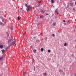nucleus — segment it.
Segmentation results:
<instances>
[{
    "instance_id": "f257e3e1",
    "label": "nucleus",
    "mask_w": 76,
    "mask_h": 76,
    "mask_svg": "<svg viewBox=\"0 0 76 76\" xmlns=\"http://www.w3.org/2000/svg\"><path fill=\"white\" fill-rule=\"evenodd\" d=\"M25 6L27 7V8L26 9V10L27 12H30L31 10H32V8L33 7L31 5H28V4H25Z\"/></svg>"
},
{
    "instance_id": "f03ea898",
    "label": "nucleus",
    "mask_w": 76,
    "mask_h": 76,
    "mask_svg": "<svg viewBox=\"0 0 76 76\" xmlns=\"http://www.w3.org/2000/svg\"><path fill=\"white\" fill-rule=\"evenodd\" d=\"M13 41V37L12 36L11 38L9 39H8V45H9L10 44V42H11V41Z\"/></svg>"
},
{
    "instance_id": "7ed1b4c3",
    "label": "nucleus",
    "mask_w": 76,
    "mask_h": 76,
    "mask_svg": "<svg viewBox=\"0 0 76 76\" xmlns=\"http://www.w3.org/2000/svg\"><path fill=\"white\" fill-rule=\"evenodd\" d=\"M16 42L15 40L11 44H10L9 45V47H10V46H12V45H16V44H15Z\"/></svg>"
},
{
    "instance_id": "20e7f679",
    "label": "nucleus",
    "mask_w": 76,
    "mask_h": 76,
    "mask_svg": "<svg viewBox=\"0 0 76 76\" xmlns=\"http://www.w3.org/2000/svg\"><path fill=\"white\" fill-rule=\"evenodd\" d=\"M55 13H57V15H58V9H57L55 11Z\"/></svg>"
},
{
    "instance_id": "39448f33",
    "label": "nucleus",
    "mask_w": 76,
    "mask_h": 76,
    "mask_svg": "<svg viewBox=\"0 0 76 76\" xmlns=\"http://www.w3.org/2000/svg\"><path fill=\"white\" fill-rule=\"evenodd\" d=\"M0 25H2V26H4V24L1 22H0Z\"/></svg>"
},
{
    "instance_id": "423d86ee",
    "label": "nucleus",
    "mask_w": 76,
    "mask_h": 76,
    "mask_svg": "<svg viewBox=\"0 0 76 76\" xmlns=\"http://www.w3.org/2000/svg\"><path fill=\"white\" fill-rule=\"evenodd\" d=\"M44 76H47V73L46 72H45L43 74Z\"/></svg>"
},
{
    "instance_id": "0eeeda50",
    "label": "nucleus",
    "mask_w": 76,
    "mask_h": 76,
    "mask_svg": "<svg viewBox=\"0 0 76 76\" xmlns=\"http://www.w3.org/2000/svg\"><path fill=\"white\" fill-rule=\"evenodd\" d=\"M2 20L3 22H4L5 21V19L4 18H2Z\"/></svg>"
},
{
    "instance_id": "6e6552de",
    "label": "nucleus",
    "mask_w": 76,
    "mask_h": 76,
    "mask_svg": "<svg viewBox=\"0 0 76 76\" xmlns=\"http://www.w3.org/2000/svg\"><path fill=\"white\" fill-rule=\"evenodd\" d=\"M0 48H3V45H1L0 46Z\"/></svg>"
},
{
    "instance_id": "1a4fd4ad",
    "label": "nucleus",
    "mask_w": 76,
    "mask_h": 76,
    "mask_svg": "<svg viewBox=\"0 0 76 76\" xmlns=\"http://www.w3.org/2000/svg\"><path fill=\"white\" fill-rule=\"evenodd\" d=\"M53 26H56V23H53Z\"/></svg>"
},
{
    "instance_id": "9d476101",
    "label": "nucleus",
    "mask_w": 76,
    "mask_h": 76,
    "mask_svg": "<svg viewBox=\"0 0 76 76\" xmlns=\"http://www.w3.org/2000/svg\"><path fill=\"white\" fill-rule=\"evenodd\" d=\"M36 41V42H40V40H39L37 39Z\"/></svg>"
},
{
    "instance_id": "9b49d317",
    "label": "nucleus",
    "mask_w": 76,
    "mask_h": 76,
    "mask_svg": "<svg viewBox=\"0 0 76 76\" xmlns=\"http://www.w3.org/2000/svg\"><path fill=\"white\" fill-rule=\"evenodd\" d=\"M52 3H54V0H51Z\"/></svg>"
},
{
    "instance_id": "f8f14e48",
    "label": "nucleus",
    "mask_w": 76,
    "mask_h": 76,
    "mask_svg": "<svg viewBox=\"0 0 76 76\" xmlns=\"http://www.w3.org/2000/svg\"><path fill=\"white\" fill-rule=\"evenodd\" d=\"M44 18V16L42 15H41L40 16V18Z\"/></svg>"
},
{
    "instance_id": "ddd939ff",
    "label": "nucleus",
    "mask_w": 76,
    "mask_h": 76,
    "mask_svg": "<svg viewBox=\"0 0 76 76\" xmlns=\"http://www.w3.org/2000/svg\"><path fill=\"white\" fill-rule=\"evenodd\" d=\"M40 50L42 52L43 51H44V49H43V48H41Z\"/></svg>"
},
{
    "instance_id": "4468645a",
    "label": "nucleus",
    "mask_w": 76,
    "mask_h": 76,
    "mask_svg": "<svg viewBox=\"0 0 76 76\" xmlns=\"http://www.w3.org/2000/svg\"><path fill=\"white\" fill-rule=\"evenodd\" d=\"M3 59V57H0V60H2V59Z\"/></svg>"
},
{
    "instance_id": "2eb2a0df",
    "label": "nucleus",
    "mask_w": 76,
    "mask_h": 76,
    "mask_svg": "<svg viewBox=\"0 0 76 76\" xmlns=\"http://www.w3.org/2000/svg\"><path fill=\"white\" fill-rule=\"evenodd\" d=\"M73 4L74 3H70V4H71V6H73Z\"/></svg>"
},
{
    "instance_id": "dca6fc26",
    "label": "nucleus",
    "mask_w": 76,
    "mask_h": 76,
    "mask_svg": "<svg viewBox=\"0 0 76 76\" xmlns=\"http://www.w3.org/2000/svg\"><path fill=\"white\" fill-rule=\"evenodd\" d=\"M4 52H5V50H2V53L3 54V53H4Z\"/></svg>"
},
{
    "instance_id": "f3484780",
    "label": "nucleus",
    "mask_w": 76,
    "mask_h": 76,
    "mask_svg": "<svg viewBox=\"0 0 76 76\" xmlns=\"http://www.w3.org/2000/svg\"><path fill=\"white\" fill-rule=\"evenodd\" d=\"M10 29H11V31H12V30H13V27L11 26V27Z\"/></svg>"
},
{
    "instance_id": "a211bd4d",
    "label": "nucleus",
    "mask_w": 76,
    "mask_h": 76,
    "mask_svg": "<svg viewBox=\"0 0 76 76\" xmlns=\"http://www.w3.org/2000/svg\"><path fill=\"white\" fill-rule=\"evenodd\" d=\"M23 74V75H26V72H24Z\"/></svg>"
},
{
    "instance_id": "6ab92c4d",
    "label": "nucleus",
    "mask_w": 76,
    "mask_h": 76,
    "mask_svg": "<svg viewBox=\"0 0 76 76\" xmlns=\"http://www.w3.org/2000/svg\"><path fill=\"white\" fill-rule=\"evenodd\" d=\"M71 56L72 57H74V54H72L71 55Z\"/></svg>"
},
{
    "instance_id": "aec40b11",
    "label": "nucleus",
    "mask_w": 76,
    "mask_h": 76,
    "mask_svg": "<svg viewBox=\"0 0 76 76\" xmlns=\"http://www.w3.org/2000/svg\"><path fill=\"white\" fill-rule=\"evenodd\" d=\"M26 32H25V33H24L23 34V36H25V34H26Z\"/></svg>"
},
{
    "instance_id": "412c9836",
    "label": "nucleus",
    "mask_w": 76,
    "mask_h": 76,
    "mask_svg": "<svg viewBox=\"0 0 76 76\" xmlns=\"http://www.w3.org/2000/svg\"><path fill=\"white\" fill-rule=\"evenodd\" d=\"M34 59H33V60H32V63L33 64L34 63Z\"/></svg>"
},
{
    "instance_id": "4be33fe9",
    "label": "nucleus",
    "mask_w": 76,
    "mask_h": 76,
    "mask_svg": "<svg viewBox=\"0 0 76 76\" xmlns=\"http://www.w3.org/2000/svg\"><path fill=\"white\" fill-rule=\"evenodd\" d=\"M18 20H20V18H19V17H18Z\"/></svg>"
},
{
    "instance_id": "5701e85b",
    "label": "nucleus",
    "mask_w": 76,
    "mask_h": 76,
    "mask_svg": "<svg viewBox=\"0 0 76 76\" xmlns=\"http://www.w3.org/2000/svg\"><path fill=\"white\" fill-rule=\"evenodd\" d=\"M52 35L53 37H55V35L54 34H52Z\"/></svg>"
},
{
    "instance_id": "b1692460",
    "label": "nucleus",
    "mask_w": 76,
    "mask_h": 76,
    "mask_svg": "<svg viewBox=\"0 0 76 76\" xmlns=\"http://www.w3.org/2000/svg\"><path fill=\"white\" fill-rule=\"evenodd\" d=\"M48 51L49 53H50V52H51V50H48Z\"/></svg>"
},
{
    "instance_id": "393cba45",
    "label": "nucleus",
    "mask_w": 76,
    "mask_h": 76,
    "mask_svg": "<svg viewBox=\"0 0 76 76\" xmlns=\"http://www.w3.org/2000/svg\"><path fill=\"white\" fill-rule=\"evenodd\" d=\"M59 71L60 72H63V70L61 69L59 70Z\"/></svg>"
},
{
    "instance_id": "a878e982",
    "label": "nucleus",
    "mask_w": 76,
    "mask_h": 76,
    "mask_svg": "<svg viewBox=\"0 0 76 76\" xmlns=\"http://www.w3.org/2000/svg\"><path fill=\"white\" fill-rule=\"evenodd\" d=\"M67 23H69L70 22V20H68L67 21Z\"/></svg>"
},
{
    "instance_id": "bb28decb",
    "label": "nucleus",
    "mask_w": 76,
    "mask_h": 76,
    "mask_svg": "<svg viewBox=\"0 0 76 76\" xmlns=\"http://www.w3.org/2000/svg\"><path fill=\"white\" fill-rule=\"evenodd\" d=\"M67 45L66 44V43H65L64 44V46H66Z\"/></svg>"
},
{
    "instance_id": "cd10ccee",
    "label": "nucleus",
    "mask_w": 76,
    "mask_h": 76,
    "mask_svg": "<svg viewBox=\"0 0 76 76\" xmlns=\"http://www.w3.org/2000/svg\"><path fill=\"white\" fill-rule=\"evenodd\" d=\"M47 37H45V40H47Z\"/></svg>"
},
{
    "instance_id": "c85d7f7f",
    "label": "nucleus",
    "mask_w": 76,
    "mask_h": 76,
    "mask_svg": "<svg viewBox=\"0 0 76 76\" xmlns=\"http://www.w3.org/2000/svg\"><path fill=\"white\" fill-rule=\"evenodd\" d=\"M8 49V48L7 47L6 48V50H7Z\"/></svg>"
},
{
    "instance_id": "c756f323",
    "label": "nucleus",
    "mask_w": 76,
    "mask_h": 76,
    "mask_svg": "<svg viewBox=\"0 0 76 76\" xmlns=\"http://www.w3.org/2000/svg\"><path fill=\"white\" fill-rule=\"evenodd\" d=\"M7 37H9V34H7Z\"/></svg>"
},
{
    "instance_id": "7c9ffc66",
    "label": "nucleus",
    "mask_w": 76,
    "mask_h": 76,
    "mask_svg": "<svg viewBox=\"0 0 76 76\" xmlns=\"http://www.w3.org/2000/svg\"><path fill=\"white\" fill-rule=\"evenodd\" d=\"M37 51V50H35V49H34V50L33 51Z\"/></svg>"
},
{
    "instance_id": "2f4dec72",
    "label": "nucleus",
    "mask_w": 76,
    "mask_h": 76,
    "mask_svg": "<svg viewBox=\"0 0 76 76\" xmlns=\"http://www.w3.org/2000/svg\"><path fill=\"white\" fill-rule=\"evenodd\" d=\"M40 12L42 13V12H43V10H42L40 11Z\"/></svg>"
},
{
    "instance_id": "473e14b6",
    "label": "nucleus",
    "mask_w": 76,
    "mask_h": 76,
    "mask_svg": "<svg viewBox=\"0 0 76 76\" xmlns=\"http://www.w3.org/2000/svg\"><path fill=\"white\" fill-rule=\"evenodd\" d=\"M40 3H42V0L40 1Z\"/></svg>"
},
{
    "instance_id": "72a5a7b5",
    "label": "nucleus",
    "mask_w": 76,
    "mask_h": 76,
    "mask_svg": "<svg viewBox=\"0 0 76 76\" xmlns=\"http://www.w3.org/2000/svg\"><path fill=\"white\" fill-rule=\"evenodd\" d=\"M65 21H66L65 20H63V22H65Z\"/></svg>"
},
{
    "instance_id": "f704fd0d",
    "label": "nucleus",
    "mask_w": 76,
    "mask_h": 76,
    "mask_svg": "<svg viewBox=\"0 0 76 76\" xmlns=\"http://www.w3.org/2000/svg\"><path fill=\"white\" fill-rule=\"evenodd\" d=\"M49 15V14H48V13H46V15Z\"/></svg>"
},
{
    "instance_id": "c9c22d12",
    "label": "nucleus",
    "mask_w": 76,
    "mask_h": 76,
    "mask_svg": "<svg viewBox=\"0 0 76 76\" xmlns=\"http://www.w3.org/2000/svg\"><path fill=\"white\" fill-rule=\"evenodd\" d=\"M41 40H43V38H41Z\"/></svg>"
},
{
    "instance_id": "e433bc0d",
    "label": "nucleus",
    "mask_w": 76,
    "mask_h": 76,
    "mask_svg": "<svg viewBox=\"0 0 76 76\" xmlns=\"http://www.w3.org/2000/svg\"><path fill=\"white\" fill-rule=\"evenodd\" d=\"M74 76H76V73H75V74H74Z\"/></svg>"
},
{
    "instance_id": "4c0bfd02",
    "label": "nucleus",
    "mask_w": 76,
    "mask_h": 76,
    "mask_svg": "<svg viewBox=\"0 0 76 76\" xmlns=\"http://www.w3.org/2000/svg\"><path fill=\"white\" fill-rule=\"evenodd\" d=\"M39 7V5H38V6H37V7Z\"/></svg>"
},
{
    "instance_id": "58836bf2",
    "label": "nucleus",
    "mask_w": 76,
    "mask_h": 76,
    "mask_svg": "<svg viewBox=\"0 0 76 76\" xmlns=\"http://www.w3.org/2000/svg\"><path fill=\"white\" fill-rule=\"evenodd\" d=\"M34 53H36V51H34Z\"/></svg>"
},
{
    "instance_id": "ea45409f",
    "label": "nucleus",
    "mask_w": 76,
    "mask_h": 76,
    "mask_svg": "<svg viewBox=\"0 0 76 76\" xmlns=\"http://www.w3.org/2000/svg\"><path fill=\"white\" fill-rule=\"evenodd\" d=\"M64 70H66V68H64Z\"/></svg>"
},
{
    "instance_id": "a19ab883",
    "label": "nucleus",
    "mask_w": 76,
    "mask_h": 76,
    "mask_svg": "<svg viewBox=\"0 0 76 76\" xmlns=\"http://www.w3.org/2000/svg\"><path fill=\"white\" fill-rule=\"evenodd\" d=\"M75 5H76V2L75 3Z\"/></svg>"
},
{
    "instance_id": "79ce46f5",
    "label": "nucleus",
    "mask_w": 76,
    "mask_h": 76,
    "mask_svg": "<svg viewBox=\"0 0 76 76\" xmlns=\"http://www.w3.org/2000/svg\"><path fill=\"white\" fill-rule=\"evenodd\" d=\"M6 34H8V33H7V32H6Z\"/></svg>"
},
{
    "instance_id": "37998d69",
    "label": "nucleus",
    "mask_w": 76,
    "mask_h": 76,
    "mask_svg": "<svg viewBox=\"0 0 76 76\" xmlns=\"http://www.w3.org/2000/svg\"><path fill=\"white\" fill-rule=\"evenodd\" d=\"M39 4L40 5V4H41L40 3H39Z\"/></svg>"
},
{
    "instance_id": "c03bdc74",
    "label": "nucleus",
    "mask_w": 76,
    "mask_h": 76,
    "mask_svg": "<svg viewBox=\"0 0 76 76\" xmlns=\"http://www.w3.org/2000/svg\"><path fill=\"white\" fill-rule=\"evenodd\" d=\"M33 38H34V39L35 38V37H33Z\"/></svg>"
},
{
    "instance_id": "a18cd8bd",
    "label": "nucleus",
    "mask_w": 76,
    "mask_h": 76,
    "mask_svg": "<svg viewBox=\"0 0 76 76\" xmlns=\"http://www.w3.org/2000/svg\"><path fill=\"white\" fill-rule=\"evenodd\" d=\"M20 9H21V10H22V8H21Z\"/></svg>"
},
{
    "instance_id": "49530a36",
    "label": "nucleus",
    "mask_w": 76,
    "mask_h": 76,
    "mask_svg": "<svg viewBox=\"0 0 76 76\" xmlns=\"http://www.w3.org/2000/svg\"><path fill=\"white\" fill-rule=\"evenodd\" d=\"M15 38H14V41H15Z\"/></svg>"
},
{
    "instance_id": "de8ad7c7",
    "label": "nucleus",
    "mask_w": 76,
    "mask_h": 76,
    "mask_svg": "<svg viewBox=\"0 0 76 76\" xmlns=\"http://www.w3.org/2000/svg\"><path fill=\"white\" fill-rule=\"evenodd\" d=\"M44 12H43V13H44Z\"/></svg>"
},
{
    "instance_id": "09e8293b",
    "label": "nucleus",
    "mask_w": 76,
    "mask_h": 76,
    "mask_svg": "<svg viewBox=\"0 0 76 76\" xmlns=\"http://www.w3.org/2000/svg\"><path fill=\"white\" fill-rule=\"evenodd\" d=\"M6 22H4V24H6Z\"/></svg>"
},
{
    "instance_id": "8fccbe9b",
    "label": "nucleus",
    "mask_w": 76,
    "mask_h": 76,
    "mask_svg": "<svg viewBox=\"0 0 76 76\" xmlns=\"http://www.w3.org/2000/svg\"><path fill=\"white\" fill-rule=\"evenodd\" d=\"M41 4V5H42V4Z\"/></svg>"
},
{
    "instance_id": "3c124183",
    "label": "nucleus",
    "mask_w": 76,
    "mask_h": 76,
    "mask_svg": "<svg viewBox=\"0 0 76 76\" xmlns=\"http://www.w3.org/2000/svg\"><path fill=\"white\" fill-rule=\"evenodd\" d=\"M75 28H76V26H75Z\"/></svg>"
},
{
    "instance_id": "603ef678",
    "label": "nucleus",
    "mask_w": 76,
    "mask_h": 76,
    "mask_svg": "<svg viewBox=\"0 0 76 76\" xmlns=\"http://www.w3.org/2000/svg\"><path fill=\"white\" fill-rule=\"evenodd\" d=\"M75 21H76V19H75Z\"/></svg>"
},
{
    "instance_id": "864d4df0",
    "label": "nucleus",
    "mask_w": 76,
    "mask_h": 76,
    "mask_svg": "<svg viewBox=\"0 0 76 76\" xmlns=\"http://www.w3.org/2000/svg\"><path fill=\"white\" fill-rule=\"evenodd\" d=\"M73 10H75V9H73Z\"/></svg>"
},
{
    "instance_id": "5fc2aeb1",
    "label": "nucleus",
    "mask_w": 76,
    "mask_h": 76,
    "mask_svg": "<svg viewBox=\"0 0 76 76\" xmlns=\"http://www.w3.org/2000/svg\"><path fill=\"white\" fill-rule=\"evenodd\" d=\"M52 7V6L51 7Z\"/></svg>"
},
{
    "instance_id": "6e6d98bb",
    "label": "nucleus",
    "mask_w": 76,
    "mask_h": 76,
    "mask_svg": "<svg viewBox=\"0 0 76 76\" xmlns=\"http://www.w3.org/2000/svg\"><path fill=\"white\" fill-rule=\"evenodd\" d=\"M72 1H70V2H71Z\"/></svg>"
},
{
    "instance_id": "4d7b16f0",
    "label": "nucleus",
    "mask_w": 76,
    "mask_h": 76,
    "mask_svg": "<svg viewBox=\"0 0 76 76\" xmlns=\"http://www.w3.org/2000/svg\"><path fill=\"white\" fill-rule=\"evenodd\" d=\"M35 70V69H34V71Z\"/></svg>"
},
{
    "instance_id": "13d9d810",
    "label": "nucleus",
    "mask_w": 76,
    "mask_h": 76,
    "mask_svg": "<svg viewBox=\"0 0 76 76\" xmlns=\"http://www.w3.org/2000/svg\"><path fill=\"white\" fill-rule=\"evenodd\" d=\"M69 4V3H67V4Z\"/></svg>"
}]
</instances>
